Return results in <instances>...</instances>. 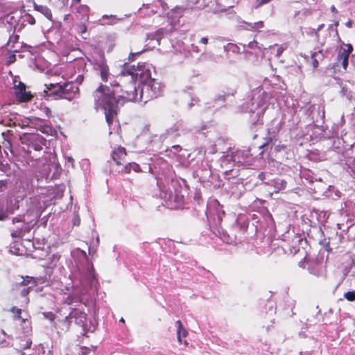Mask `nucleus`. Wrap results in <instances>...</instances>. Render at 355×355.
<instances>
[{
    "instance_id": "obj_2",
    "label": "nucleus",
    "mask_w": 355,
    "mask_h": 355,
    "mask_svg": "<svg viewBox=\"0 0 355 355\" xmlns=\"http://www.w3.org/2000/svg\"><path fill=\"white\" fill-rule=\"evenodd\" d=\"M125 83L121 85L120 92L121 94L119 98L125 99L127 101H144L157 98L159 95V90L157 87L153 89V85L144 84L140 88L136 85V81L132 76L125 75Z\"/></svg>"
},
{
    "instance_id": "obj_37",
    "label": "nucleus",
    "mask_w": 355,
    "mask_h": 355,
    "mask_svg": "<svg viewBox=\"0 0 355 355\" xmlns=\"http://www.w3.org/2000/svg\"><path fill=\"white\" fill-rule=\"evenodd\" d=\"M162 9L166 10L168 8L167 3L164 0H158Z\"/></svg>"
},
{
    "instance_id": "obj_28",
    "label": "nucleus",
    "mask_w": 355,
    "mask_h": 355,
    "mask_svg": "<svg viewBox=\"0 0 355 355\" xmlns=\"http://www.w3.org/2000/svg\"><path fill=\"white\" fill-rule=\"evenodd\" d=\"M344 297L349 302L355 301V291L346 292L344 294Z\"/></svg>"
},
{
    "instance_id": "obj_24",
    "label": "nucleus",
    "mask_w": 355,
    "mask_h": 355,
    "mask_svg": "<svg viewBox=\"0 0 355 355\" xmlns=\"http://www.w3.org/2000/svg\"><path fill=\"white\" fill-rule=\"evenodd\" d=\"M31 284V286L34 287L37 284L36 280L32 277L27 276L26 278L24 279V280L21 282V284L24 286H26L28 284Z\"/></svg>"
},
{
    "instance_id": "obj_26",
    "label": "nucleus",
    "mask_w": 355,
    "mask_h": 355,
    "mask_svg": "<svg viewBox=\"0 0 355 355\" xmlns=\"http://www.w3.org/2000/svg\"><path fill=\"white\" fill-rule=\"evenodd\" d=\"M89 8L85 5H80L77 8V12L81 13L83 16L87 17Z\"/></svg>"
},
{
    "instance_id": "obj_34",
    "label": "nucleus",
    "mask_w": 355,
    "mask_h": 355,
    "mask_svg": "<svg viewBox=\"0 0 355 355\" xmlns=\"http://www.w3.org/2000/svg\"><path fill=\"white\" fill-rule=\"evenodd\" d=\"M15 60H16V55H15V53H13L12 54L9 55L8 60L6 61V64L9 65V64L15 62Z\"/></svg>"
},
{
    "instance_id": "obj_10",
    "label": "nucleus",
    "mask_w": 355,
    "mask_h": 355,
    "mask_svg": "<svg viewBox=\"0 0 355 355\" xmlns=\"http://www.w3.org/2000/svg\"><path fill=\"white\" fill-rule=\"evenodd\" d=\"M176 324H178L177 329V338L180 345H184L185 347H187L189 343L187 340H183L182 338H186L189 333L187 329L183 327L182 322L178 320L176 321Z\"/></svg>"
},
{
    "instance_id": "obj_49",
    "label": "nucleus",
    "mask_w": 355,
    "mask_h": 355,
    "mask_svg": "<svg viewBox=\"0 0 355 355\" xmlns=\"http://www.w3.org/2000/svg\"><path fill=\"white\" fill-rule=\"evenodd\" d=\"M334 25H335L336 26H338L339 25V22H338V21H336V22H335V24H334Z\"/></svg>"
},
{
    "instance_id": "obj_27",
    "label": "nucleus",
    "mask_w": 355,
    "mask_h": 355,
    "mask_svg": "<svg viewBox=\"0 0 355 355\" xmlns=\"http://www.w3.org/2000/svg\"><path fill=\"white\" fill-rule=\"evenodd\" d=\"M275 187L279 189H284L286 188L287 182L284 180H275Z\"/></svg>"
},
{
    "instance_id": "obj_35",
    "label": "nucleus",
    "mask_w": 355,
    "mask_h": 355,
    "mask_svg": "<svg viewBox=\"0 0 355 355\" xmlns=\"http://www.w3.org/2000/svg\"><path fill=\"white\" fill-rule=\"evenodd\" d=\"M58 85H59L58 83H55V84L50 83V84H46L45 86H46V88L47 89V90L49 91L50 92H51V91L53 89H55L56 86H58Z\"/></svg>"
},
{
    "instance_id": "obj_11",
    "label": "nucleus",
    "mask_w": 355,
    "mask_h": 355,
    "mask_svg": "<svg viewBox=\"0 0 355 355\" xmlns=\"http://www.w3.org/2000/svg\"><path fill=\"white\" fill-rule=\"evenodd\" d=\"M46 140L40 135H37L32 139L31 144L29 147L33 148L36 151H40L45 145Z\"/></svg>"
},
{
    "instance_id": "obj_16",
    "label": "nucleus",
    "mask_w": 355,
    "mask_h": 355,
    "mask_svg": "<svg viewBox=\"0 0 355 355\" xmlns=\"http://www.w3.org/2000/svg\"><path fill=\"white\" fill-rule=\"evenodd\" d=\"M317 57H320V60L324 59V56L322 50H319L318 51L314 52L311 55L312 66L313 68H317L319 65V60H318Z\"/></svg>"
},
{
    "instance_id": "obj_29",
    "label": "nucleus",
    "mask_w": 355,
    "mask_h": 355,
    "mask_svg": "<svg viewBox=\"0 0 355 355\" xmlns=\"http://www.w3.org/2000/svg\"><path fill=\"white\" fill-rule=\"evenodd\" d=\"M272 0H257L256 1V5L254 6V8L256 9L263 6V5H266L267 3H269L270 2H271Z\"/></svg>"
},
{
    "instance_id": "obj_9",
    "label": "nucleus",
    "mask_w": 355,
    "mask_h": 355,
    "mask_svg": "<svg viewBox=\"0 0 355 355\" xmlns=\"http://www.w3.org/2000/svg\"><path fill=\"white\" fill-rule=\"evenodd\" d=\"M111 155L113 161L116 163V164L121 166L123 165L125 162L127 153L125 148L118 146L112 150Z\"/></svg>"
},
{
    "instance_id": "obj_6",
    "label": "nucleus",
    "mask_w": 355,
    "mask_h": 355,
    "mask_svg": "<svg viewBox=\"0 0 355 355\" xmlns=\"http://www.w3.org/2000/svg\"><path fill=\"white\" fill-rule=\"evenodd\" d=\"M62 92V98L71 101L79 94V88L72 82H67L60 87Z\"/></svg>"
},
{
    "instance_id": "obj_50",
    "label": "nucleus",
    "mask_w": 355,
    "mask_h": 355,
    "mask_svg": "<svg viewBox=\"0 0 355 355\" xmlns=\"http://www.w3.org/2000/svg\"><path fill=\"white\" fill-rule=\"evenodd\" d=\"M205 129H206V126H205V125H203V126L201 128L200 130H205Z\"/></svg>"
},
{
    "instance_id": "obj_32",
    "label": "nucleus",
    "mask_w": 355,
    "mask_h": 355,
    "mask_svg": "<svg viewBox=\"0 0 355 355\" xmlns=\"http://www.w3.org/2000/svg\"><path fill=\"white\" fill-rule=\"evenodd\" d=\"M130 166H132V171L136 172V173H139L141 171V167L140 166L137 164V163H135V162H132L130 163Z\"/></svg>"
},
{
    "instance_id": "obj_43",
    "label": "nucleus",
    "mask_w": 355,
    "mask_h": 355,
    "mask_svg": "<svg viewBox=\"0 0 355 355\" xmlns=\"http://www.w3.org/2000/svg\"><path fill=\"white\" fill-rule=\"evenodd\" d=\"M331 10L333 12L338 13V10L334 6H331Z\"/></svg>"
},
{
    "instance_id": "obj_8",
    "label": "nucleus",
    "mask_w": 355,
    "mask_h": 355,
    "mask_svg": "<svg viewBox=\"0 0 355 355\" xmlns=\"http://www.w3.org/2000/svg\"><path fill=\"white\" fill-rule=\"evenodd\" d=\"M19 40V36L18 35H12L10 36L9 40L6 44L5 50L12 53L20 51L22 48V43Z\"/></svg>"
},
{
    "instance_id": "obj_42",
    "label": "nucleus",
    "mask_w": 355,
    "mask_h": 355,
    "mask_svg": "<svg viewBox=\"0 0 355 355\" xmlns=\"http://www.w3.org/2000/svg\"><path fill=\"white\" fill-rule=\"evenodd\" d=\"M345 25L348 28H352V21L351 19H349L348 21L346 22Z\"/></svg>"
},
{
    "instance_id": "obj_33",
    "label": "nucleus",
    "mask_w": 355,
    "mask_h": 355,
    "mask_svg": "<svg viewBox=\"0 0 355 355\" xmlns=\"http://www.w3.org/2000/svg\"><path fill=\"white\" fill-rule=\"evenodd\" d=\"M131 167L132 166H130V163H128L121 170V173H123L124 174H129V173H130V172L132 171V168Z\"/></svg>"
},
{
    "instance_id": "obj_3",
    "label": "nucleus",
    "mask_w": 355,
    "mask_h": 355,
    "mask_svg": "<svg viewBox=\"0 0 355 355\" xmlns=\"http://www.w3.org/2000/svg\"><path fill=\"white\" fill-rule=\"evenodd\" d=\"M73 318L75 319L76 324H83L87 318V314L85 312L84 309L83 307L73 308L69 315L66 316L64 320L60 321L62 325L61 329L62 330L67 331L71 325V320Z\"/></svg>"
},
{
    "instance_id": "obj_40",
    "label": "nucleus",
    "mask_w": 355,
    "mask_h": 355,
    "mask_svg": "<svg viewBox=\"0 0 355 355\" xmlns=\"http://www.w3.org/2000/svg\"><path fill=\"white\" fill-rule=\"evenodd\" d=\"M258 178L261 180V181H263L266 178V175L263 172H261L260 173H259L258 175Z\"/></svg>"
},
{
    "instance_id": "obj_12",
    "label": "nucleus",
    "mask_w": 355,
    "mask_h": 355,
    "mask_svg": "<svg viewBox=\"0 0 355 355\" xmlns=\"http://www.w3.org/2000/svg\"><path fill=\"white\" fill-rule=\"evenodd\" d=\"M33 2V6L34 9L44 15L47 19H52V13L51 10L46 6V5H40L37 4L34 1Z\"/></svg>"
},
{
    "instance_id": "obj_39",
    "label": "nucleus",
    "mask_w": 355,
    "mask_h": 355,
    "mask_svg": "<svg viewBox=\"0 0 355 355\" xmlns=\"http://www.w3.org/2000/svg\"><path fill=\"white\" fill-rule=\"evenodd\" d=\"M28 17L29 18L28 23L30 24L33 25L35 24V20L33 16H31V15H28Z\"/></svg>"
},
{
    "instance_id": "obj_41",
    "label": "nucleus",
    "mask_w": 355,
    "mask_h": 355,
    "mask_svg": "<svg viewBox=\"0 0 355 355\" xmlns=\"http://www.w3.org/2000/svg\"><path fill=\"white\" fill-rule=\"evenodd\" d=\"M200 42L204 44H207L208 43V38L207 37H202L200 39Z\"/></svg>"
},
{
    "instance_id": "obj_7",
    "label": "nucleus",
    "mask_w": 355,
    "mask_h": 355,
    "mask_svg": "<svg viewBox=\"0 0 355 355\" xmlns=\"http://www.w3.org/2000/svg\"><path fill=\"white\" fill-rule=\"evenodd\" d=\"M13 89L14 93L19 102H28L31 101L33 98V96L31 94V92H27L26 90V86L22 82H19L17 85L14 86Z\"/></svg>"
},
{
    "instance_id": "obj_13",
    "label": "nucleus",
    "mask_w": 355,
    "mask_h": 355,
    "mask_svg": "<svg viewBox=\"0 0 355 355\" xmlns=\"http://www.w3.org/2000/svg\"><path fill=\"white\" fill-rule=\"evenodd\" d=\"M98 69L100 71L101 80L103 82H107L110 76L109 67L105 62H101L98 64Z\"/></svg>"
},
{
    "instance_id": "obj_14",
    "label": "nucleus",
    "mask_w": 355,
    "mask_h": 355,
    "mask_svg": "<svg viewBox=\"0 0 355 355\" xmlns=\"http://www.w3.org/2000/svg\"><path fill=\"white\" fill-rule=\"evenodd\" d=\"M10 311L13 314V319L15 320H21L22 323H26L28 320L27 318H23L21 317L22 309H19L16 306H13L10 309Z\"/></svg>"
},
{
    "instance_id": "obj_46",
    "label": "nucleus",
    "mask_w": 355,
    "mask_h": 355,
    "mask_svg": "<svg viewBox=\"0 0 355 355\" xmlns=\"http://www.w3.org/2000/svg\"><path fill=\"white\" fill-rule=\"evenodd\" d=\"M81 0H73L76 3H80Z\"/></svg>"
},
{
    "instance_id": "obj_15",
    "label": "nucleus",
    "mask_w": 355,
    "mask_h": 355,
    "mask_svg": "<svg viewBox=\"0 0 355 355\" xmlns=\"http://www.w3.org/2000/svg\"><path fill=\"white\" fill-rule=\"evenodd\" d=\"M1 21L8 24L10 26H15L17 24V19L13 15V13H9L1 17Z\"/></svg>"
},
{
    "instance_id": "obj_51",
    "label": "nucleus",
    "mask_w": 355,
    "mask_h": 355,
    "mask_svg": "<svg viewBox=\"0 0 355 355\" xmlns=\"http://www.w3.org/2000/svg\"><path fill=\"white\" fill-rule=\"evenodd\" d=\"M119 321H120V322H125V320H124V319H123V318H121L120 319V320H119Z\"/></svg>"
},
{
    "instance_id": "obj_21",
    "label": "nucleus",
    "mask_w": 355,
    "mask_h": 355,
    "mask_svg": "<svg viewBox=\"0 0 355 355\" xmlns=\"http://www.w3.org/2000/svg\"><path fill=\"white\" fill-rule=\"evenodd\" d=\"M78 302L79 305L78 306H83L81 302L79 300L78 297H76L73 295H68L63 301V304L67 305H72L74 302Z\"/></svg>"
},
{
    "instance_id": "obj_30",
    "label": "nucleus",
    "mask_w": 355,
    "mask_h": 355,
    "mask_svg": "<svg viewBox=\"0 0 355 355\" xmlns=\"http://www.w3.org/2000/svg\"><path fill=\"white\" fill-rule=\"evenodd\" d=\"M143 51L144 49L135 53L131 52L128 55V60L131 62L134 61L135 60L136 56L140 55Z\"/></svg>"
},
{
    "instance_id": "obj_25",
    "label": "nucleus",
    "mask_w": 355,
    "mask_h": 355,
    "mask_svg": "<svg viewBox=\"0 0 355 355\" xmlns=\"http://www.w3.org/2000/svg\"><path fill=\"white\" fill-rule=\"evenodd\" d=\"M60 87H61L60 84L56 86V88L51 91V95L56 96L58 98H62V92Z\"/></svg>"
},
{
    "instance_id": "obj_45",
    "label": "nucleus",
    "mask_w": 355,
    "mask_h": 355,
    "mask_svg": "<svg viewBox=\"0 0 355 355\" xmlns=\"http://www.w3.org/2000/svg\"><path fill=\"white\" fill-rule=\"evenodd\" d=\"M268 143H265L264 144L261 145L260 146V148H263L264 147H266L267 146Z\"/></svg>"
},
{
    "instance_id": "obj_36",
    "label": "nucleus",
    "mask_w": 355,
    "mask_h": 355,
    "mask_svg": "<svg viewBox=\"0 0 355 355\" xmlns=\"http://www.w3.org/2000/svg\"><path fill=\"white\" fill-rule=\"evenodd\" d=\"M44 315L46 318L49 319L50 320H54L55 318V315L52 312L44 313Z\"/></svg>"
},
{
    "instance_id": "obj_18",
    "label": "nucleus",
    "mask_w": 355,
    "mask_h": 355,
    "mask_svg": "<svg viewBox=\"0 0 355 355\" xmlns=\"http://www.w3.org/2000/svg\"><path fill=\"white\" fill-rule=\"evenodd\" d=\"M31 289H32V286H28V287L23 288L21 291L20 294L24 298L22 302V304L21 305V306H26L28 304L30 300H29V297H28V295Z\"/></svg>"
},
{
    "instance_id": "obj_20",
    "label": "nucleus",
    "mask_w": 355,
    "mask_h": 355,
    "mask_svg": "<svg viewBox=\"0 0 355 355\" xmlns=\"http://www.w3.org/2000/svg\"><path fill=\"white\" fill-rule=\"evenodd\" d=\"M246 27L245 28L248 31H255L263 27V22L260 21L255 23L243 22Z\"/></svg>"
},
{
    "instance_id": "obj_22",
    "label": "nucleus",
    "mask_w": 355,
    "mask_h": 355,
    "mask_svg": "<svg viewBox=\"0 0 355 355\" xmlns=\"http://www.w3.org/2000/svg\"><path fill=\"white\" fill-rule=\"evenodd\" d=\"M1 148H3L5 154L6 155L8 158L10 159V157H9L8 151L11 153V155H12V150L11 148L10 142L5 139L3 141L1 142Z\"/></svg>"
},
{
    "instance_id": "obj_48",
    "label": "nucleus",
    "mask_w": 355,
    "mask_h": 355,
    "mask_svg": "<svg viewBox=\"0 0 355 355\" xmlns=\"http://www.w3.org/2000/svg\"><path fill=\"white\" fill-rule=\"evenodd\" d=\"M323 26H324V24L320 25L318 30L320 31Z\"/></svg>"
},
{
    "instance_id": "obj_38",
    "label": "nucleus",
    "mask_w": 355,
    "mask_h": 355,
    "mask_svg": "<svg viewBox=\"0 0 355 355\" xmlns=\"http://www.w3.org/2000/svg\"><path fill=\"white\" fill-rule=\"evenodd\" d=\"M79 28H80V31L81 33H85L86 32V31H87V26L84 24H80L79 25Z\"/></svg>"
},
{
    "instance_id": "obj_47",
    "label": "nucleus",
    "mask_w": 355,
    "mask_h": 355,
    "mask_svg": "<svg viewBox=\"0 0 355 355\" xmlns=\"http://www.w3.org/2000/svg\"><path fill=\"white\" fill-rule=\"evenodd\" d=\"M1 171H3V170H4V168H3L5 167V166H4V164H3V162H1Z\"/></svg>"
},
{
    "instance_id": "obj_23",
    "label": "nucleus",
    "mask_w": 355,
    "mask_h": 355,
    "mask_svg": "<svg viewBox=\"0 0 355 355\" xmlns=\"http://www.w3.org/2000/svg\"><path fill=\"white\" fill-rule=\"evenodd\" d=\"M275 46H277V53H276V56L277 58H279L282 54L283 53V52L287 49L288 46L286 44H283L280 46L277 45V44H274V45H271L269 46V49H272V48H274Z\"/></svg>"
},
{
    "instance_id": "obj_31",
    "label": "nucleus",
    "mask_w": 355,
    "mask_h": 355,
    "mask_svg": "<svg viewBox=\"0 0 355 355\" xmlns=\"http://www.w3.org/2000/svg\"><path fill=\"white\" fill-rule=\"evenodd\" d=\"M345 47H346V49H344L341 52L342 53H345V54H347L348 55H349V54L353 51V46H352V44H347L345 45Z\"/></svg>"
},
{
    "instance_id": "obj_19",
    "label": "nucleus",
    "mask_w": 355,
    "mask_h": 355,
    "mask_svg": "<svg viewBox=\"0 0 355 355\" xmlns=\"http://www.w3.org/2000/svg\"><path fill=\"white\" fill-rule=\"evenodd\" d=\"M125 73L123 72L122 74L121 75V76L119 77V81L116 80H112L110 82V85L112 87V89L115 90L116 92L117 91L116 90V88L119 87L121 89L122 83L123 84L125 82Z\"/></svg>"
},
{
    "instance_id": "obj_5",
    "label": "nucleus",
    "mask_w": 355,
    "mask_h": 355,
    "mask_svg": "<svg viewBox=\"0 0 355 355\" xmlns=\"http://www.w3.org/2000/svg\"><path fill=\"white\" fill-rule=\"evenodd\" d=\"M12 221L14 224L19 223V225L16 226L11 233L12 236L14 238L23 237L31 230L34 225L31 222H25L21 216L14 218Z\"/></svg>"
},
{
    "instance_id": "obj_17",
    "label": "nucleus",
    "mask_w": 355,
    "mask_h": 355,
    "mask_svg": "<svg viewBox=\"0 0 355 355\" xmlns=\"http://www.w3.org/2000/svg\"><path fill=\"white\" fill-rule=\"evenodd\" d=\"M349 56V55L345 54V53L342 52H339L338 55L337 60L338 62H340L341 65L345 70H346L348 67Z\"/></svg>"
},
{
    "instance_id": "obj_4",
    "label": "nucleus",
    "mask_w": 355,
    "mask_h": 355,
    "mask_svg": "<svg viewBox=\"0 0 355 355\" xmlns=\"http://www.w3.org/2000/svg\"><path fill=\"white\" fill-rule=\"evenodd\" d=\"M127 75L129 76H132L133 80L135 81H138L143 84H150L153 85V89H155L156 87L155 85L153 83V80L150 79V73L149 70H147L144 68L137 69L135 68V66H132L130 69H127Z\"/></svg>"
},
{
    "instance_id": "obj_44",
    "label": "nucleus",
    "mask_w": 355,
    "mask_h": 355,
    "mask_svg": "<svg viewBox=\"0 0 355 355\" xmlns=\"http://www.w3.org/2000/svg\"><path fill=\"white\" fill-rule=\"evenodd\" d=\"M39 2H46L49 3L51 0H37Z\"/></svg>"
},
{
    "instance_id": "obj_1",
    "label": "nucleus",
    "mask_w": 355,
    "mask_h": 355,
    "mask_svg": "<svg viewBox=\"0 0 355 355\" xmlns=\"http://www.w3.org/2000/svg\"><path fill=\"white\" fill-rule=\"evenodd\" d=\"M116 91L106 85L100 84L93 92L94 102L96 110H103L108 125L113 124L117 116L120 98L116 97Z\"/></svg>"
}]
</instances>
